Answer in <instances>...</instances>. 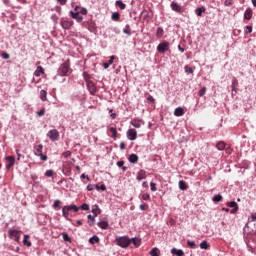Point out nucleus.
<instances>
[{"label":"nucleus","mask_w":256,"mask_h":256,"mask_svg":"<svg viewBox=\"0 0 256 256\" xmlns=\"http://www.w3.org/2000/svg\"><path fill=\"white\" fill-rule=\"evenodd\" d=\"M100 229H107L109 227V222L107 221H100L97 223Z\"/></svg>","instance_id":"nucleus-22"},{"label":"nucleus","mask_w":256,"mask_h":256,"mask_svg":"<svg viewBox=\"0 0 256 256\" xmlns=\"http://www.w3.org/2000/svg\"><path fill=\"white\" fill-rule=\"evenodd\" d=\"M75 23L72 20L69 19H65V18H61L60 19V25L62 27V29L69 31V29H71V27H73Z\"/></svg>","instance_id":"nucleus-4"},{"label":"nucleus","mask_w":256,"mask_h":256,"mask_svg":"<svg viewBox=\"0 0 256 256\" xmlns=\"http://www.w3.org/2000/svg\"><path fill=\"white\" fill-rule=\"evenodd\" d=\"M69 211H73L74 213H77L79 211V207H77V205L75 204L62 207V215L64 219H66V221H71V218H69Z\"/></svg>","instance_id":"nucleus-1"},{"label":"nucleus","mask_w":256,"mask_h":256,"mask_svg":"<svg viewBox=\"0 0 256 256\" xmlns=\"http://www.w3.org/2000/svg\"><path fill=\"white\" fill-rule=\"evenodd\" d=\"M115 61V56H111L108 62H105L103 64L104 69H109L111 65H113V62Z\"/></svg>","instance_id":"nucleus-20"},{"label":"nucleus","mask_w":256,"mask_h":256,"mask_svg":"<svg viewBox=\"0 0 256 256\" xmlns=\"http://www.w3.org/2000/svg\"><path fill=\"white\" fill-rule=\"evenodd\" d=\"M131 243H133V245H135L136 247H139L141 245V240L137 239V238H132L130 239Z\"/></svg>","instance_id":"nucleus-37"},{"label":"nucleus","mask_w":256,"mask_h":256,"mask_svg":"<svg viewBox=\"0 0 256 256\" xmlns=\"http://www.w3.org/2000/svg\"><path fill=\"white\" fill-rule=\"evenodd\" d=\"M127 136L130 141H135V139H137V131L134 129H128Z\"/></svg>","instance_id":"nucleus-13"},{"label":"nucleus","mask_w":256,"mask_h":256,"mask_svg":"<svg viewBox=\"0 0 256 256\" xmlns=\"http://www.w3.org/2000/svg\"><path fill=\"white\" fill-rule=\"evenodd\" d=\"M253 17V10L251 8H247L244 12V19L247 21H251V18Z\"/></svg>","instance_id":"nucleus-15"},{"label":"nucleus","mask_w":256,"mask_h":256,"mask_svg":"<svg viewBox=\"0 0 256 256\" xmlns=\"http://www.w3.org/2000/svg\"><path fill=\"white\" fill-rule=\"evenodd\" d=\"M51 19H52V21H54V23H57V21H59V17H57V15H52L51 16Z\"/></svg>","instance_id":"nucleus-61"},{"label":"nucleus","mask_w":256,"mask_h":256,"mask_svg":"<svg viewBox=\"0 0 256 256\" xmlns=\"http://www.w3.org/2000/svg\"><path fill=\"white\" fill-rule=\"evenodd\" d=\"M78 13L80 15H87V13H88L87 8H85V7L80 8V11H78Z\"/></svg>","instance_id":"nucleus-46"},{"label":"nucleus","mask_w":256,"mask_h":256,"mask_svg":"<svg viewBox=\"0 0 256 256\" xmlns=\"http://www.w3.org/2000/svg\"><path fill=\"white\" fill-rule=\"evenodd\" d=\"M40 99L41 101H47V91L45 90L40 91Z\"/></svg>","instance_id":"nucleus-30"},{"label":"nucleus","mask_w":256,"mask_h":256,"mask_svg":"<svg viewBox=\"0 0 256 256\" xmlns=\"http://www.w3.org/2000/svg\"><path fill=\"white\" fill-rule=\"evenodd\" d=\"M148 207H149V206H148L147 204L143 203V204L140 205V210H141V211H146V209H147Z\"/></svg>","instance_id":"nucleus-56"},{"label":"nucleus","mask_w":256,"mask_h":256,"mask_svg":"<svg viewBox=\"0 0 256 256\" xmlns=\"http://www.w3.org/2000/svg\"><path fill=\"white\" fill-rule=\"evenodd\" d=\"M120 149H121V151H125V149H126L125 142L120 143Z\"/></svg>","instance_id":"nucleus-63"},{"label":"nucleus","mask_w":256,"mask_h":256,"mask_svg":"<svg viewBox=\"0 0 256 256\" xmlns=\"http://www.w3.org/2000/svg\"><path fill=\"white\" fill-rule=\"evenodd\" d=\"M205 93H207V88L203 87L199 90L198 95H199V97H203V95H205Z\"/></svg>","instance_id":"nucleus-43"},{"label":"nucleus","mask_w":256,"mask_h":256,"mask_svg":"<svg viewBox=\"0 0 256 256\" xmlns=\"http://www.w3.org/2000/svg\"><path fill=\"white\" fill-rule=\"evenodd\" d=\"M69 73H71V67L69 66V61H66L58 68L57 75L60 77H67Z\"/></svg>","instance_id":"nucleus-2"},{"label":"nucleus","mask_w":256,"mask_h":256,"mask_svg":"<svg viewBox=\"0 0 256 256\" xmlns=\"http://www.w3.org/2000/svg\"><path fill=\"white\" fill-rule=\"evenodd\" d=\"M164 33H165V31L163 30V28L162 27H158L157 31H156V37L158 39H161L163 37Z\"/></svg>","instance_id":"nucleus-24"},{"label":"nucleus","mask_w":256,"mask_h":256,"mask_svg":"<svg viewBox=\"0 0 256 256\" xmlns=\"http://www.w3.org/2000/svg\"><path fill=\"white\" fill-rule=\"evenodd\" d=\"M159 248H153L151 251H150V255L151 256H159Z\"/></svg>","instance_id":"nucleus-41"},{"label":"nucleus","mask_w":256,"mask_h":256,"mask_svg":"<svg viewBox=\"0 0 256 256\" xmlns=\"http://www.w3.org/2000/svg\"><path fill=\"white\" fill-rule=\"evenodd\" d=\"M8 235L10 239H14V241L19 242L21 235L19 234V230H9Z\"/></svg>","instance_id":"nucleus-9"},{"label":"nucleus","mask_w":256,"mask_h":256,"mask_svg":"<svg viewBox=\"0 0 256 256\" xmlns=\"http://www.w3.org/2000/svg\"><path fill=\"white\" fill-rule=\"evenodd\" d=\"M187 245L190 247V249H195V241L188 240Z\"/></svg>","instance_id":"nucleus-45"},{"label":"nucleus","mask_w":256,"mask_h":256,"mask_svg":"<svg viewBox=\"0 0 256 256\" xmlns=\"http://www.w3.org/2000/svg\"><path fill=\"white\" fill-rule=\"evenodd\" d=\"M63 157L67 158L69 156H71V151H66V152H63Z\"/></svg>","instance_id":"nucleus-62"},{"label":"nucleus","mask_w":256,"mask_h":256,"mask_svg":"<svg viewBox=\"0 0 256 256\" xmlns=\"http://www.w3.org/2000/svg\"><path fill=\"white\" fill-rule=\"evenodd\" d=\"M109 131H110V133H112V135H111L112 139H117V128L110 127Z\"/></svg>","instance_id":"nucleus-28"},{"label":"nucleus","mask_w":256,"mask_h":256,"mask_svg":"<svg viewBox=\"0 0 256 256\" xmlns=\"http://www.w3.org/2000/svg\"><path fill=\"white\" fill-rule=\"evenodd\" d=\"M178 185H179V189H181V191H187V184L185 183V181L180 180Z\"/></svg>","instance_id":"nucleus-27"},{"label":"nucleus","mask_w":256,"mask_h":256,"mask_svg":"<svg viewBox=\"0 0 256 256\" xmlns=\"http://www.w3.org/2000/svg\"><path fill=\"white\" fill-rule=\"evenodd\" d=\"M86 85L90 95H95L97 93V86H95L93 81H88Z\"/></svg>","instance_id":"nucleus-11"},{"label":"nucleus","mask_w":256,"mask_h":256,"mask_svg":"<svg viewBox=\"0 0 256 256\" xmlns=\"http://www.w3.org/2000/svg\"><path fill=\"white\" fill-rule=\"evenodd\" d=\"M95 189V184H88L87 185V191H93Z\"/></svg>","instance_id":"nucleus-57"},{"label":"nucleus","mask_w":256,"mask_h":256,"mask_svg":"<svg viewBox=\"0 0 256 256\" xmlns=\"http://www.w3.org/2000/svg\"><path fill=\"white\" fill-rule=\"evenodd\" d=\"M150 189H151V191H157V184H155V182H151Z\"/></svg>","instance_id":"nucleus-50"},{"label":"nucleus","mask_w":256,"mask_h":256,"mask_svg":"<svg viewBox=\"0 0 256 256\" xmlns=\"http://www.w3.org/2000/svg\"><path fill=\"white\" fill-rule=\"evenodd\" d=\"M29 239V235H24L23 244L26 245V247H31V242L27 241Z\"/></svg>","instance_id":"nucleus-39"},{"label":"nucleus","mask_w":256,"mask_h":256,"mask_svg":"<svg viewBox=\"0 0 256 256\" xmlns=\"http://www.w3.org/2000/svg\"><path fill=\"white\" fill-rule=\"evenodd\" d=\"M185 73H190L193 74V68L189 67V66H185Z\"/></svg>","instance_id":"nucleus-52"},{"label":"nucleus","mask_w":256,"mask_h":256,"mask_svg":"<svg viewBox=\"0 0 256 256\" xmlns=\"http://www.w3.org/2000/svg\"><path fill=\"white\" fill-rule=\"evenodd\" d=\"M112 21H119V19H121V15L119 14V12H114L111 16Z\"/></svg>","instance_id":"nucleus-31"},{"label":"nucleus","mask_w":256,"mask_h":256,"mask_svg":"<svg viewBox=\"0 0 256 256\" xmlns=\"http://www.w3.org/2000/svg\"><path fill=\"white\" fill-rule=\"evenodd\" d=\"M147 101L148 103H155V98H153V96H148Z\"/></svg>","instance_id":"nucleus-60"},{"label":"nucleus","mask_w":256,"mask_h":256,"mask_svg":"<svg viewBox=\"0 0 256 256\" xmlns=\"http://www.w3.org/2000/svg\"><path fill=\"white\" fill-rule=\"evenodd\" d=\"M246 33H253V26H246Z\"/></svg>","instance_id":"nucleus-58"},{"label":"nucleus","mask_w":256,"mask_h":256,"mask_svg":"<svg viewBox=\"0 0 256 256\" xmlns=\"http://www.w3.org/2000/svg\"><path fill=\"white\" fill-rule=\"evenodd\" d=\"M125 165V161H118L117 167H123Z\"/></svg>","instance_id":"nucleus-64"},{"label":"nucleus","mask_w":256,"mask_h":256,"mask_svg":"<svg viewBox=\"0 0 256 256\" xmlns=\"http://www.w3.org/2000/svg\"><path fill=\"white\" fill-rule=\"evenodd\" d=\"M170 7L172 9V11H175L176 13H181V11L183 10V7H181V5H179V3L173 1L170 4Z\"/></svg>","instance_id":"nucleus-12"},{"label":"nucleus","mask_w":256,"mask_h":256,"mask_svg":"<svg viewBox=\"0 0 256 256\" xmlns=\"http://www.w3.org/2000/svg\"><path fill=\"white\" fill-rule=\"evenodd\" d=\"M89 243H91V245H95V243H99V236L94 235V236L90 237Z\"/></svg>","instance_id":"nucleus-26"},{"label":"nucleus","mask_w":256,"mask_h":256,"mask_svg":"<svg viewBox=\"0 0 256 256\" xmlns=\"http://www.w3.org/2000/svg\"><path fill=\"white\" fill-rule=\"evenodd\" d=\"M237 211H239V207L231 209L230 213H231V215H235V213H237Z\"/></svg>","instance_id":"nucleus-59"},{"label":"nucleus","mask_w":256,"mask_h":256,"mask_svg":"<svg viewBox=\"0 0 256 256\" xmlns=\"http://www.w3.org/2000/svg\"><path fill=\"white\" fill-rule=\"evenodd\" d=\"M239 86V81L237 79H234L232 81V91H235V88Z\"/></svg>","instance_id":"nucleus-44"},{"label":"nucleus","mask_w":256,"mask_h":256,"mask_svg":"<svg viewBox=\"0 0 256 256\" xmlns=\"http://www.w3.org/2000/svg\"><path fill=\"white\" fill-rule=\"evenodd\" d=\"M123 33H125V35L131 36V26H129V24L125 26V28L123 29Z\"/></svg>","instance_id":"nucleus-34"},{"label":"nucleus","mask_w":256,"mask_h":256,"mask_svg":"<svg viewBox=\"0 0 256 256\" xmlns=\"http://www.w3.org/2000/svg\"><path fill=\"white\" fill-rule=\"evenodd\" d=\"M218 151H224L225 149V142H218L216 145Z\"/></svg>","instance_id":"nucleus-35"},{"label":"nucleus","mask_w":256,"mask_h":256,"mask_svg":"<svg viewBox=\"0 0 256 256\" xmlns=\"http://www.w3.org/2000/svg\"><path fill=\"white\" fill-rule=\"evenodd\" d=\"M53 209H61V200H55L53 204Z\"/></svg>","instance_id":"nucleus-38"},{"label":"nucleus","mask_w":256,"mask_h":256,"mask_svg":"<svg viewBox=\"0 0 256 256\" xmlns=\"http://www.w3.org/2000/svg\"><path fill=\"white\" fill-rule=\"evenodd\" d=\"M35 77H41V75H45V70L43 66H38L34 72Z\"/></svg>","instance_id":"nucleus-18"},{"label":"nucleus","mask_w":256,"mask_h":256,"mask_svg":"<svg viewBox=\"0 0 256 256\" xmlns=\"http://www.w3.org/2000/svg\"><path fill=\"white\" fill-rule=\"evenodd\" d=\"M174 115H175V117H183L185 115V110H183V108H181V107H177L174 110Z\"/></svg>","instance_id":"nucleus-17"},{"label":"nucleus","mask_w":256,"mask_h":256,"mask_svg":"<svg viewBox=\"0 0 256 256\" xmlns=\"http://www.w3.org/2000/svg\"><path fill=\"white\" fill-rule=\"evenodd\" d=\"M5 167L7 169V171H9L11 169V167H13V165H15V156H6L5 157Z\"/></svg>","instance_id":"nucleus-6"},{"label":"nucleus","mask_w":256,"mask_h":256,"mask_svg":"<svg viewBox=\"0 0 256 256\" xmlns=\"http://www.w3.org/2000/svg\"><path fill=\"white\" fill-rule=\"evenodd\" d=\"M200 249H209V244L207 241L204 240L200 243Z\"/></svg>","instance_id":"nucleus-40"},{"label":"nucleus","mask_w":256,"mask_h":256,"mask_svg":"<svg viewBox=\"0 0 256 256\" xmlns=\"http://www.w3.org/2000/svg\"><path fill=\"white\" fill-rule=\"evenodd\" d=\"M1 57L3 59H10L11 55H9V53H7V52H2Z\"/></svg>","instance_id":"nucleus-51"},{"label":"nucleus","mask_w":256,"mask_h":256,"mask_svg":"<svg viewBox=\"0 0 256 256\" xmlns=\"http://www.w3.org/2000/svg\"><path fill=\"white\" fill-rule=\"evenodd\" d=\"M212 201L214 203H219V202L223 201V196L221 194L214 195L212 198Z\"/></svg>","instance_id":"nucleus-25"},{"label":"nucleus","mask_w":256,"mask_h":256,"mask_svg":"<svg viewBox=\"0 0 256 256\" xmlns=\"http://www.w3.org/2000/svg\"><path fill=\"white\" fill-rule=\"evenodd\" d=\"M38 117H43L45 115V108H42L40 111L36 112Z\"/></svg>","instance_id":"nucleus-53"},{"label":"nucleus","mask_w":256,"mask_h":256,"mask_svg":"<svg viewBox=\"0 0 256 256\" xmlns=\"http://www.w3.org/2000/svg\"><path fill=\"white\" fill-rule=\"evenodd\" d=\"M206 9L205 7H198L195 9V13L198 17H201V15H203V13H205Z\"/></svg>","instance_id":"nucleus-23"},{"label":"nucleus","mask_w":256,"mask_h":256,"mask_svg":"<svg viewBox=\"0 0 256 256\" xmlns=\"http://www.w3.org/2000/svg\"><path fill=\"white\" fill-rule=\"evenodd\" d=\"M62 238H63V241H66L67 243H71V237H69V234H67L66 232L62 233Z\"/></svg>","instance_id":"nucleus-33"},{"label":"nucleus","mask_w":256,"mask_h":256,"mask_svg":"<svg viewBox=\"0 0 256 256\" xmlns=\"http://www.w3.org/2000/svg\"><path fill=\"white\" fill-rule=\"evenodd\" d=\"M69 17H71V19H75L77 23L83 22V16L79 14V11L74 12L73 10H71L69 12Z\"/></svg>","instance_id":"nucleus-8"},{"label":"nucleus","mask_w":256,"mask_h":256,"mask_svg":"<svg viewBox=\"0 0 256 256\" xmlns=\"http://www.w3.org/2000/svg\"><path fill=\"white\" fill-rule=\"evenodd\" d=\"M116 242L118 247H122V249H127L131 245V239L127 236L117 237Z\"/></svg>","instance_id":"nucleus-3"},{"label":"nucleus","mask_w":256,"mask_h":256,"mask_svg":"<svg viewBox=\"0 0 256 256\" xmlns=\"http://www.w3.org/2000/svg\"><path fill=\"white\" fill-rule=\"evenodd\" d=\"M54 171L53 170H47L46 172H45V176L46 177H53V175H54Z\"/></svg>","instance_id":"nucleus-47"},{"label":"nucleus","mask_w":256,"mask_h":256,"mask_svg":"<svg viewBox=\"0 0 256 256\" xmlns=\"http://www.w3.org/2000/svg\"><path fill=\"white\" fill-rule=\"evenodd\" d=\"M227 207H231L232 209H235L236 207H239V204L235 201H230L226 203Z\"/></svg>","instance_id":"nucleus-32"},{"label":"nucleus","mask_w":256,"mask_h":256,"mask_svg":"<svg viewBox=\"0 0 256 256\" xmlns=\"http://www.w3.org/2000/svg\"><path fill=\"white\" fill-rule=\"evenodd\" d=\"M81 209H82V211H89V204H87V203L82 204Z\"/></svg>","instance_id":"nucleus-49"},{"label":"nucleus","mask_w":256,"mask_h":256,"mask_svg":"<svg viewBox=\"0 0 256 256\" xmlns=\"http://www.w3.org/2000/svg\"><path fill=\"white\" fill-rule=\"evenodd\" d=\"M38 157H40L41 161H47V159H49V157H47V155H44L43 153L40 154Z\"/></svg>","instance_id":"nucleus-54"},{"label":"nucleus","mask_w":256,"mask_h":256,"mask_svg":"<svg viewBox=\"0 0 256 256\" xmlns=\"http://www.w3.org/2000/svg\"><path fill=\"white\" fill-rule=\"evenodd\" d=\"M141 125H145V122L143 121V119L140 118H134L131 121V126L135 127V129H141Z\"/></svg>","instance_id":"nucleus-10"},{"label":"nucleus","mask_w":256,"mask_h":256,"mask_svg":"<svg viewBox=\"0 0 256 256\" xmlns=\"http://www.w3.org/2000/svg\"><path fill=\"white\" fill-rule=\"evenodd\" d=\"M99 209L98 205H95V208L92 209V213L94 215V217H97V210Z\"/></svg>","instance_id":"nucleus-55"},{"label":"nucleus","mask_w":256,"mask_h":256,"mask_svg":"<svg viewBox=\"0 0 256 256\" xmlns=\"http://www.w3.org/2000/svg\"><path fill=\"white\" fill-rule=\"evenodd\" d=\"M47 137H49L50 141H59V131L57 129H52L48 131Z\"/></svg>","instance_id":"nucleus-5"},{"label":"nucleus","mask_w":256,"mask_h":256,"mask_svg":"<svg viewBox=\"0 0 256 256\" xmlns=\"http://www.w3.org/2000/svg\"><path fill=\"white\" fill-rule=\"evenodd\" d=\"M34 154L39 157L41 154H43V144H39L34 147Z\"/></svg>","instance_id":"nucleus-16"},{"label":"nucleus","mask_w":256,"mask_h":256,"mask_svg":"<svg viewBox=\"0 0 256 256\" xmlns=\"http://www.w3.org/2000/svg\"><path fill=\"white\" fill-rule=\"evenodd\" d=\"M141 198L143 199V201H149V199H151V196L149 195V193H144L141 194Z\"/></svg>","instance_id":"nucleus-42"},{"label":"nucleus","mask_w":256,"mask_h":256,"mask_svg":"<svg viewBox=\"0 0 256 256\" xmlns=\"http://www.w3.org/2000/svg\"><path fill=\"white\" fill-rule=\"evenodd\" d=\"M157 51L158 53H166V51H169V42L167 41L161 42L157 46Z\"/></svg>","instance_id":"nucleus-7"},{"label":"nucleus","mask_w":256,"mask_h":256,"mask_svg":"<svg viewBox=\"0 0 256 256\" xmlns=\"http://www.w3.org/2000/svg\"><path fill=\"white\" fill-rule=\"evenodd\" d=\"M87 217H88V223H89V225H90V226L95 225V217H96V216L89 214Z\"/></svg>","instance_id":"nucleus-29"},{"label":"nucleus","mask_w":256,"mask_h":256,"mask_svg":"<svg viewBox=\"0 0 256 256\" xmlns=\"http://www.w3.org/2000/svg\"><path fill=\"white\" fill-rule=\"evenodd\" d=\"M224 5L225 7H231V5H233V0H225Z\"/></svg>","instance_id":"nucleus-48"},{"label":"nucleus","mask_w":256,"mask_h":256,"mask_svg":"<svg viewBox=\"0 0 256 256\" xmlns=\"http://www.w3.org/2000/svg\"><path fill=\"white\" fill-rule=\"evenodd\" d=\"M129 163H137L139 161V156H137V154H131L128 158Z\"/></svg>","instance_id":"nucleus-21"},{"label":"nucleus","mask_w":256,"mask_h":256,"mask_svg":"<svg viewBox=\"0 0 256 256\" xmlns=\"http://www.w3.org/2000/svg\"><path fill=\"white\" fill-rule=\"evenodd\" d=\"M116 5H117V7H119L122 10L127 7V5H125V3H123V1H121V0H117Z\"/></svg>","instance_id":"nucleus-36"},{"label":"nucleus","mask_w":256,"mask_h":256,"mask_svg":"<svg viewBox=\"0 0 256 256\" xmlns=\"http://www.w3.org/2000/svg\"><path fill=\"white\" fill-rule=\"evenodd\" d=\"M136 179L137 181H143V179H147V173L145 172V170L138 171L136 175Z\"/></svg>","instance_id":"nucleus-14"},{"label":"nucleus","mask_w":256,"mask_h":256,"mask_svg":"<svg viewBox=\"0 0 256 256\" xmlns=\"http://www.w3.org/2000/svg\"><path fill=\"white\" fill-rule=\"evenodd\" d=\"M171 253H172V255H177V256L185 255V252H183V250L177 249V248H172Z\"/></svg>","instance_id":"nucleus-19"}]
</instances>
